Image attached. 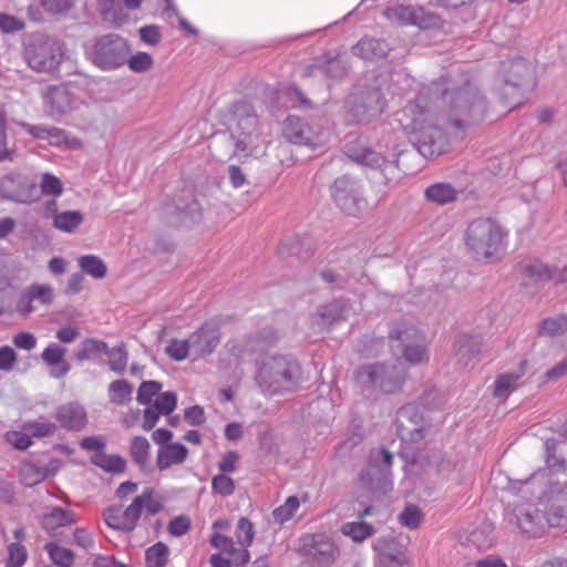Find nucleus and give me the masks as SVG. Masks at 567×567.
<instances>
[{
  "instance_id": "30",
  "label": "nucleus",
  "mask_w": 567,
  "mask_h": 567,
  "mask_svg": "<svg viewBox=\"0 0 567 567\" xmlns=\"http://www.w3.org/2000/svg\"><path fill=\"white\" fill-rule=\"evenodd\" d=\"M210 544L213 547L220 549L227 553L228 555L233 556V564L236 566H244L250 559L249 551L246 548H235L233 538L228 536L215 533L210 538Z\"/></svg>"
},
{
  "instance_id": "13",
  "label": "nucleus",
  "mask_w": 567,
  "mask_h": 567,
  "mask_svg": "<svg viewBox=\"0 0 567 567\" xmlns=\"http://www.w3.org/2000/svg\"><path fill=\"white\" fill-rule=\"evenodd\" d=\"M395 424L399 437L406 443L422 441L430 430L422 412L414 404H406L398 411Z\"/></svg>"
},
{
  "instance_id": "10",
  "label": "nucleus",
  "mask_w": 567,
  "mask_h": 567,
  "mask_svg": "<svg viewBox=\"0 0 567 567\" xmlns=\"http://www.w3.org/2000/svg\"><path fill=\"white\" fill-rule=\"evenodd\" d=\"M411 130L416 134L415 146L419 153L432 158L446 152L449 138L443 130L430 123L424 113L412 120Z\"/></svg>"
},
{
  "instance_id": "60",
  "label": "nucleus",
  "mask_w": 567,
  "mask_h": 567,
  "mask_svg": "<svg viewBox=\"0 0 567 567\" xmlns=\"http://www.w3.org/2000/svg\"><path fill=\"white\" fill-rule=\"evenodd\" d=\"M379 567H410V565L405 554L398 550L396 553H382L379 558Z\"/></svg>"
},
{
  "instance_id": "29",
  "label": "nucleus",
  "mask_w": 567,
  "mask_h": 567,
  "mask_svg": "<svg viewBox=\"0 0 567 567\" xmlns=\"http://www.w3.org/2000/svg\"><path fill=\"white\" fill-rule=\"evenodd\" d=\"M188 454V450L181 443H171L161 446L157 453L156 465L164 471L174 464H182Z\"/></svg>"
},
{
  "instance_id": "9",
  "label": "nucleus",
  "mask_w": 567,
  "mask_h": 567,
  "mask_svg": "<svg viewBox=\"0 0 567 567\" xmlns=\"http://www.w3.org/2000/svg\"><path fill=\"white\" fill-rule=\"evenodd\" d=\"M393 455L385 449L371 457L369 466L360 473V482L375 499L382 498L392 489L390 467Z\"/></svg>"
},
{
  "instance_id": "19",
  "label": "nucleus",
  "mask_w": 567,
  "mask_h": 567,
  "mask_svg": "<svg viewBox=\"0 0 567 567\" xmlns=\"http://www.w3.org/2000/svg\"><path fill=\"white\" fill-rule=\"evenodd\" d=\"M188 339L192 354L194 359H198L215 351L220 342V333L215 326L205 323L197 331L193 332Z\"/></svg>"
},
{
  "instance_id": "52",
  "label": "nucleus",
  "mask_w": 567,
  "mask_h": 567,
  "mask_svg": "<svg viewBox=\"0 0 567 567\" xmlns=\"http://www.w3.org/2000/svg\"><path fill=\"white\" fill-rule=\"evenodd\" d=\"M165 352L167 355L175 361L185 360L189 353H192V347L189 343V339L178 340L173 339L169 344L166 347Z\"/></svg>"
},
{
  "instance_id": "26",
  "label": "nucleus",
  "mask_w": 567,
  "mask_h": 567,
  "mask_svg": "<svg viewBox=\"0 0 567 567\" xmlns=\"http://www.w3.org/2000/svg\"><path fill=\"white\" fill-rule=\"evenodd\" d=\"M318 68L330 79H342L350 70V63L346 54L324 53L318 59Z\"/></svg>"
},
{
  "instance_id": "33",
  "label": "nucleus",
  "mask_w": 567,
  "mask_h": 567,
  "mask_svg": "<svg viewBox=\"0 0 567 567\" xmlns=\"http://www.w3.org/2000/svg\"><path fill=\"white\" fill-rule=\"evenodd\" d=\"M91 462L106 473L122 474L126 470V461L121 455H109L104 452L94 453Z\"/></svg>"
},
{
  "instance_id": "43",
  "label": "nucleus",
  "mask_w": 567,
  "mask_h": 567,
  "mask_svg": "<svg viewBox=\"0 0 567 567\" xmlns=\"http://www.w3.org/2000/svg\"><path fill=\"white\" fill-rule=\"evenodd\" d=\"M111 402L123 405L132 399L133 388L126 380H115L110 384Z\"/></svg>"
},
{
  "instance_id": "5",
  "label": "nucleus",
  "mask_w": 567,
  "mask_h": 567,
  "mask_svg": "<svg viewBox=\"0 0 567 567\" xmlns=\"http://www.w3.org/2000/svg\"><path fill=\"white\" fill-rule=\"evenodd\" d=\"M386 101L377 87L354 91L346 100V121L349 124L368 125L384 112Z\"/></svg>"
},
{
  "instance_id": "4",
  "label": "nucleus",
  "mask_w": 567,
  "mask_h": 567,
  "mask_svg": "<svg viewBox=\"0 0 567 567\" xmlns=\"http://www.w3.org/2000/svg\"><path fill=\"white\" fill-rule=\"evenodd\" d=\"M23 56L32 70L52 72L63 60L62 43L48 34H33L24 44Z\"/></svg>"
},
{
  "instance_id": "11",
  "label": "nucleus",
  "mask_w": 567,
  "mask_h": 567,
  "mask_svg": "<svg viewBox=\"0 0 567 567\" xmlns=\"http://www.w3.org/2000/svg\"><path fill=\"white\" fill-rule=\"evenodd\" d=\"M130 54L127 42L117 34H106L96 40L92 50V62L104 71L123 65Z\"/></svg>"
},
{
  "instance_id": "54",
  "label": "nucleus",
  "mask_w": 567,
  "mask_h": 567,
  "mask_svg": "<svg viewBox=\"0 0 567 567\" xmlns=\"http://www.w3.org/2000/svg\"><path fill=\"white\" fill-rule=\"evenodd\" d=\"M254 527L250 520L246 517H241L237 523L236 539L239 545L247 549L254 540Z\"/></svg>"
},
{
  "instance_id": "27",
  "label": "nucleus",
  "mask_w": 567,
  "mask_h": 567,
  "mask_svg": "<svg viewBox=\"0 0 567 567\" xmlns=\"http://www.w3.org/2000/svg\"><path fill=\"white\" fill-rule=\"evenodd\" d=\"M527 365V360H523L516 371L499 374L494 382L493 395L498 399L508 398L516 390L518 380L526 373Z\"/></svg>"
},
{
  "instance_id": "14",
  "label": "nucleus",
  "mask_w": 567,
  "mask_h": 567,
  "mask_svg": "<svg viewBox=\"0 0 567 567\" xmlns=\"http://www.w3.org/2000/svg\"><path fill=\"white\" fill-rule=\"evenodd\" d=\"M0 197L18 204H31L39 199L37 184L18 172H11L0 178Z\"/></svg>"
},
{
  "instance_id": "32",
  "label": "nucleus",
  "mask_w": 567,
  "mask_h": 567,
  "mask_svg": "<svg viewBox=\"0 0 567 567\" xmlns=\"http://www.w3.org/2000/svg\"><path fill=\"white\" fill-rule=\"evenodd\" d=\"M548 493L551 501V515L556 518L567 517V482L564 484L559 482L551 483Z\"/></svg>"
},
{
  "instance_id": "34",
  "label": "nucleus",
  "mask_w": 567,
  "mask_h": 567,
  "mask_svg": "<svg viewBox=\"0 0 567 567\" xmlns=\"http://www.w3.org/2000/svg\"><path fill=\"white\" fill-rule=\"evenodd\" d=\"M424 194L429 202L446 205L456 199L457 190L449 183H436L429 186Z\"/></svg>"
},
{
  "instance_id": "41",
  "label": "nucleus",
  "mask_w": 567,
  "mask_h": 567,
  "mask_svg": "<svg viewBox=\"0 0 567 567\" xmlns=\"http://www.w3.org/2000/svg\"><path fill=\"white\" fill-rule=\"evenodd\" d=\"M470 543L478 550L491 548L494 544L493 527L489 524H483L474 529L470 537Z\"/></svg>"
},
{
  "instance_id": "6",
  "label": "nucleus",
  "mask_w": 567,
  "mask_h": 567,
  "mask_svg": "<svg viewBox=\"0 0 567 567\" xmlns=\"http://www.w3.org/2000/svg\"><path fill=\"white\" fill-rule=\"evenodd\" d=\"M389 340L393 353H401L412 364L421 363L427 359L424 336L406 322L393 323L389 331Z\"/></svg>"
},
{
  "instance_id": "64",
  "label": "nucleus",
  "mask_w": 567,
  "mask_h": 567,
  "mask_svg": "<svg viewBox=\"0 0 567 567\" xmlns=\"http://www.w3.org/2000/svg\"><path fill=\"white\" fill-rule=\"evenodd\" d=\"M126 62L134 72H145L151 69L153 64L152 56L146 52H138L131 58L127 56Z\"/></svg>"
},
{
  "instance_id": "61",
  "label": "nucleus",
  "mask_w": 567,
  "mask_h": 567,
  "mask_svg": "<svg viewBox=\"0 0 567 567\" xmlns=\"http://www.w3.org/2000/svg\"><path fill=\"white\" fill-rule=\"evenodd\" d=\"M8 553L7 567H21L27 560V549L20 543L10 544Z\"/></svg>"
},
{
  "instance_id": "53",
  "label": "nucleus",
  "mask_w": 567,
  "mask_h": 567,
  "mask_svg": "<svg viewBox=\"0 0 567 567\" xmlns=\"http://www.w3.org/2000/svg\"><path fill=\"white\" fill-rule=\"evenodd\" d=\"M299 505L300 503L297 496H289L284 505L277 507L272 512L275 520L278 523L289 520L298 509Z\"/></svg>"
},
{
  "instance_id": "62",
  "label": "nucleus",
  "mask_w": 567,
  "mask_h": 567,
  "mask_svg": "<svg viewBox=\"0 0 567 567\" xmlns=\"http://www.w3.org/2000/svg\"><path fill=\"white\" fill-rule=\"evenodd\" d=\"M177 404V398L174 392L167 391L159 394L153 405L164 415L171 414Z\"/></svg>"
},
{
  "instance_id": "44",
  "label": "nucleus",
  "mask_w": 567,
  "mask_h": 567,
  "mask_svg": "<svg viewBox=\"0 0 567 567\" xmlns=\"http://www.w3.org/2000/svg\"><path fill=\"white\" fill-rule=\"evenodd\" d=\"M185 203L177 204L176 210L181 214L182 221L189 218L192 221H196L200 218V207L198 202L194 198L190 192L184 193Z\"/></svg>"
},
{
  "instance_id": "59",
  "label": "nucleus",
  "mask_w": 567,
  "mask_h": 567,
  "mask_svg": "<svg viewBox=\"0 0 567 567\" xmlns=\"http://www.w3.org/2000/svg\"><path fill=\"white\" fill-rule=\"evenodd\" d=\"M40 187L44 195L60 196L63 192L61 181L50 173L42 174Z\"/></svg>"
},
{
  "instance_id": "35",
  "label": "nucleus",
  "mask_w": 567,
  "mask_h": 567,
  "mask_svg": "<svg viewBox=\"0 0 567 567\" xmlns=\"http://www.w3.org/2000/svg\"><path fill=\"white\" fill-rule=\"evenodd\" d=\"M84 216L79 210H66L55 214L53 226L64 233H73L83 221Z\"/></svg>"
},
{
  "instance_id": "2",
  "label": "nucleus",
  "mask_w": 567,
  "mask_h": 567,
  "mask_svg": "<svg viewBox=\"0 0 567 567\" xmlns=\"http://www.w3.org/2000/svg\"><path fill=\"white\" fill-rule=\"evenodd\" d=\"M302 370L290 355H268L258 365L255 381L266 395H281L296 391L301 383Z\"/></svg>"
},
{
  "instance_id": "23",
  "label": "nucleus",
  "mask_w": 567,
  "mask_h": 567,
  "mask_svg": "<svg viewBox=\"0 0 567 567\" xmlns=\"http://www.w3.org/2000/svg\"><path fill=\"white\" fill-rule=\"evenodd\" d=\"M53 296V288L50 285L33 284L21 295L17 310L22 316H28L34 310L32 301L37 300L41 305H50Z\"/></svg>"
},
{
  "instance_id": "15",
  "label": "nucleus",
  "mask_w": 567,
  "mask_h": 567,
  "mask_svg": "<svg viewBox=\"0 0 567 567\" xmlns=\"http://www.w3.org/2000/svg\"><path fill=\"white\" fill-rule=\"evenodd\" d=\"M227 122L233 134L247 138L257 130L258 115L249 102L238 101L229 106ZM240 143H245V140H241Z\"/></svg>"
},
{
  "instance_id": "40",
  "label": "nucleus",
  "mask_w": 567,
  "mask_h": 567,
  "mask_svg": "<svg viewBox=\"0 0 567 567\" xmlns=\"http://www.w3.org/2000/svg\"><path fill=\"white\" fill-rule=\"evenodd\" d=\"M343 535L351 537L354 542L360 543L372 536L374 528L372 525L364 522H350L341 527Z\"/></svg>"
},
{
  "instance_id": "42",
  "label": "nucleus",
  "mask_w": 567,
  "mask_h": 567,
  "mask_svg": "<svg viewBox=\"0 0 567 567\" xmlns=\"http://www.w3.org/2000/svg\"><path fill=\"white\" fill-rule=\"evenodd\" d=\"M45 550L51 560L61 567H71L74 561V553L71 549L64 548L55 543H48Z\"/></svg>"
},
{
  "instance_id": "24",
  "label": "nucleus",
  "mask_w": 567,
  "mask_h": 567,
  "mask_svg": "<svg viewBox=\"0 0 567 567\" xmlns=\"http://www.w3.org/2000/svg\"><path fill=\"white\" fill-rule=\"evenodd\" d=\"M391 51L389 43L385 40L375 39L371 37L362 38L355 45L352 47L351 52L367 61H375L383 59Z\"/></svg>"
},
{
  "instance_id": "36",
  "label": "nucleus",
  "mask_w": 567,
  "mask_h": 567,
  "mask_svg": "<svg viewBox=\"0 0 567 567\" xmlns=\"http://www.w3.org/2000/svg\"><path fill=\"white\" fill-rule=\"evenodd\" d=\"M312 544L309 553L320 561L327 563L333 558L336 548L333 543L324 535H316L311 537Z\"/></svg>"
},
{
  "instance_id": "17",
  "label": "nucleus",
  "mask_w": 567,
  "mask_h": 567,
  "mask_svg": "<svg viewBox=\"0 0 567 567\" xmlns=\"http://www.w3.org/2000/svg\"><path fill=\"white\" fill-rule=\"evenodd\" d=\"M73 94L63 86L49 87L44 94V110L51 118L60 121L62 116L75 109Z\"/></svg>"
},
{
  "instance_id": "39",
  "label": "nucleus",
  "mask_w": 567,
  "mask_h": 567,
  "mask_svg": "<svg viewBox=\"0 0 567 567\" xmlns=\"http://www.w3.org/2000/svg\"><path fill=\"white\" fill-rule=\"evenodd\" d=\"M567 331V316H557L544 319L538 324L540 336L556 337Z\"/></svg>"
},
{
  "instance_id": "38",
  "label": "nucleus",
  "mask_w": 567,
  "mask_h": 567,
  "mask_svg": "<svg viewBox=\"0 0 567 567\" xmlns=\"http://www.w3.org/2000/svg\"><path fill=\"white\" fill-rule=\"evenodd\" d=\"M150 443L144 436H134L130 446V455L134 463L143 470L150 457Z\"/></svg>"
},
{
  "instance_id": "25",
  "label": "nucleus",
  "mask_w": 567,
  "mask_h": 567,
  "mask_svg": "<svg viewBox=\"0 0 567 567\" xmlns=\"http://www.w3.org/2000/svg\"><path fill=\"white\" fill-rule=\"evenodd\" d=\"M55 419L61 427L69 431H80L86 423V412L78 403H68L56 409Z\"/></svg>"
},
{
  "instance_id": "57",
  "label": "nucleus",
  "mask_w": 567,
  "mask_h": 567,
  "mask_svg": "<svg viewBox=\"0 0 567 567\" xmlns=\"http://www.w3.org/2000/svg\"><path fill=\"white\" fill-rule=\"evenodd\" d=\"M138 498L142 499V506L147 515L154 516L163 509L161 499L155 495L152 488H145Z\"/></svg>"
},
{
  "instance_id": "8",
  "label": "nucleus",
  "mask_w": 567,
  "mask_h": 567,
  "mask_svg": "<svg viewBox=\"0 0 567 567\" xmlns=\"http://www.w3.org/2000/svg\"><path fill=\"white\" fill-rule=\"evenodd\" d=\"M330 192L334 204L349 216L359 217L368 207L362 185L349 174L336 178Z\"/></svg>"
},
{
  "instance_id": "48",
  "label": "nucleus",
  "mask_w": 567,
  "mask_h": 567,
  "mask_svg": "<svg viewBox=\"0 0 567 567\" xmlns=\"http://www.w3.org/2000/svg\"><path fill=\"white\" fill-rule=\"evenodd\" d=\"M107 351V344L95 339H85L81 348L75 352L78 361L82 362L91 359L94 354Z\"/></svg>"
},
{
  "instance_id": "55",
  "label": "nucleus",
  "mask_w": 567,
  "mask_h": 567,
  "mask_svg": "<svg viewBox=\"0 0 567 567\" xmlns=\"http://www.w3.org/2000/svg\"><path fill=\"white\" fill-rule=\"evenodd\" d=\"M212 489L220 496H230L235 492V481L226 474L215 475L212 480Z\"/></svg>"
},
{
  "instance_id": "47",
  "label": "nucleus",
  "mask_w": 567,
  "mask_h": 567,
  "mask_svg": "<svg viewBox=\"0 0 567 567\" xmlns=\"http://www.w3.org/2000/svg\"><path fill=\"white\" fill-rule=\"evenodd\" d=\"M75 522V514L61 507H54L50 514L44 517L47 527L68 526Z\"/></svg>"
},
{
  "instance_id": "31",
  "label": "nucleus",
  "mask_w": 567,
  "mask_h": 567,
  "mask_svg": "<svg viewBox=\"0 0 567 567\" xmlns=\"http://www.w3.org/2000/svg\"><path fill=\"white\" fill-rule=\"evenodd\" d=\"M313 252V248L308 239L295 236L282 241L278 248V254L282 258L296 256L300 260H307Z\"/></svg>"
},
{
  "instance_id": "50",
  "label": "nucleus",
  "mask_w": 567,
  "mask_h": 567,
  "mask_svg": "<svg viewBox=\"0 0 567 567\" xmlns=\"http://www.w3.org/2000/svg\"><path fill=\"white\" fill-rule=\"evenodd\" d=\"M169 555L168 547L157 543L146 550V563L148 567H164Z\"/></svg>"
},
{
  "instance_id": "3",
  "label": "nucleus",
  "mask_w": 567,
  "mask_h": 567,
  "mask_svg": "<svg viewBox=\"0 0 567 567\" xmlns=\"http://www.w3.org/2000/svg\"><path fill=\"white\" fill-rule=\"evenodd\" d=\"M503 228L491 218L474 219L467 226L465 244L476 259L497 255L504 245Z\"/></svg>"
},
{
  "instance_id": "7",
  "label": "nucleus",
  "mask_w": 567,
  "mask_h": 567,
  "mask_svg": "<svg viewBox=\"0 0 567 567\" xmlns=\"http://www.w3.org/2000/svg\"><path fill=\"white\" fill-rule=\"evenodd\" d=\"M405 372L401 364L372 363L361 365L357 380L363 386L378 388L384 393H394L404 382Z\"/></svg>"
},
{
  "instance_id": "16",
  "label": "nucleus",
  "mask_w": 567,
  "mask_h": 567,
  "mask_svg": "<svg viewBox=\"0 0 567 567\" xmlns=\"http://www.w3.org/2000/svg\"><path fill=\"white\" fill-rule=\"evenodd\" d=\"M392 16L403 24L416 25L422 30L441 27V18L423 7L398 6L391 9Z\"/></svg>"
},
{
  "instance_id": "58",
  "label": "nucleus",
  "mask_w": 567,
  "mask_h": 567,
  "mask_svg": "<svg viewBox=\"0 0 567 567\" xmlns=\"http://www.w3.org/2000/svg\"><path fill=\"white\" fill-rule=\"evenodd\" d=\"M162 389V383L158 381H144L137 390L136 400L141 404H150L153 396H155Z\"/></svg>"
},
{
  "instance_id": "49",
  "label": "nucleus",
  "mask_w": 567,
  "mask_h": 567,
  "mask_svg": "<svg viewBox=\"0 0 567 567\" xmlns=\"http://www.w3.org/2000/svg\"><path fill=\"white\" fill-rule=\"evenodd\" d=\"M523 268L525 275L533 281H550L551 267L539 260H532Z\"/></svg>"
},
{
  "instance_id": "20",
  "label": "nucleus",
  "mask_w": 567,
  "mask_h": 567,
  "mask_svg": "<svg viewBox=\"0 0 567 567\" xmlns=\"http://www.w3.org/2000/svg\"><path fill=\"white\" fill-rule=\"evenodd\" d=\"M347 312V302L342 299H334L328 303L319 306L316 312L311 316V321L318 329L327 330L334 323L344 321Z\"/></svg>"
},
{
  "instance_id": "63",
  "label": "nucleus",
  "mask_w": 567,
  "mask_h": 567,
  "mask_svg": "<svg viewBox=\"0 0 567 567\" xmlns=\"http://www.w3.org/2000/svg\"><path fill=\"white\" fill-rule=\"evenodd\" d=\"M421 520L422 513L414 505L406 506L402 514L400 515L401 524L410 529L416 528L420 525Z\"/></svg>"
},
{
  "instance_id": "12",
  "label": "nucleus",
  "mask_w": 567,
  "mask_h": 567,
  "mask_svg": "<svg viewBox=\"0 0 567 567\" xmlns=\"http://www.w3.org/2000/svg\"><path fill=\"white\" fill-rule=\"evenodd\" d=\"M343 152L349 158L361 165L381 169L388 181L395 179L399 175L398 159H385L380 153L364 146L359 140L348 141L343 145Z\"/></svg>"
},
{
  "instance_id": "56",
  "label": "nucleus",
  "mask_w": 567,
  "mask_h": 567,
  "mask_svg": "<svg viewBox=\"0 0 567 567\" xmlns=\"http://www.w3.org/2000/svg\"><path fill=\"white\" fill-rule=\"evenodd\" d=\"M4 441L18 451H25L32 445L31 435L22 431H8Z\"/></svg>"
},
{
  "instance_id": "21",
  "label": "nucleus",
  "mask_w": 567,
  "mask_h": 567,
  "mask_svg": "<svg viewBox=\"0 0 567 567\" xmlns=\"http://www.w3.org/2000/svg\"><path fill=\"white\" fill-rule=\"evenodd\" d=\"M530 70L522 61H515L511 64L509 78L505 80L503 86V96L509 103L514 102L516 96L529 86Z\"/></svg>"
},
{
  "instance_id": "46",
  "label": "nucleus",
  "mask_w": 567,
  "mask_h": 567,
  "mask_svg": "<svg viewBox=\"0 0 567 567\" xmlns=\"http://www.w3.org/2000/svg\"><path fill=\"white\" fill-rule=\"evenodd\" d=\"M142 499L136 496L122 514L125 523V525L122 526V532H132L136 527L137 520L142 515Z\"/></svg>"
},
{
  "instance_id": "37",
  "label": "nucleus",
  "mask_w": 567,
  "mask_h": 567,
  "mask_svg": "<svg viewBox=\"0 0 567 567\" xmlns=\"http://www.w3.org/2000/svg\"><path fill=\"white\" fill-rule=\"evenodd\" d=\"M79 266L82 269V272L95 279L104 278L107 272V268L104 261L95 255H85L80 257Z\"/></svg>"
},
{
  "instance_id": "18",
  "label": "nucleus",
  "mask_w": 567,
  "mask_h": 567,
  "mask_svg": "<svg viewBox=\"0 0 567 567\" xmlns=\"http://www.w3.org/2000/svg\"><path fill=\"white\" fill-rule=\"evenodd\" d=\"M515 516L519 529L529 537H539L543 534L546 519L545 514L533 505H522L515 508Z\"/></svg>"
},
{
  "instance_id": "45",
  "label": "nucleus",
  "mask_w": 567,
  "mask_h": 567,
  "mask_svg": "<svg viewBox=\"0 0 567 567\" xmlns=\"http://www.w3.org/2000/svg\"><path fill=\"white\" fill-rule=\"evenodd\" d=\"M58 426L52 422H44L42 417L37 421L24 422L22 430L29 432L31 436L42 439L53 435Z\"/></svg>"
},
{
  "instance_id": "28",
  "label": "nucleus",
  "mask_w": 567,
  "mask_h": 567,
  "mask_svg": "<svg viewBox=\"0 0 567 567\" xmlns=\"http://www.w3.org/2000/svg\"><path fill=\"white\" fill-rule=\"evenodd\" d=\"M482 338L480 336L462 334L455 341V353L463 367H467L481 352Z\"/></svg>"
},
{
  "instance_id": "22",
  "label": "nucleus",
  "mask_w": 567,
  "mask_h": 567,
  "mask_svg": "<svg viewBox=\"0 0 567 567\" xmlns=\"http://www.w3.org/2000/svg\"><path fill=\"white\" fill-rule=\"evenodd\" d=\"M282 134L287 141L299 145H313L317 135L307 122L298 116H288L282 124Z\"/></svg>"
},
{
  "instance_id": "1",
  "label": "nucleus",
  "mask_w": 567,
  "mask_h": 567,
  "mask_svg": "<svg viewBox=\"0 0 567 567\" xmlns=\"http://www.w3.org/2000/svg\"><path fill=\"white\" fill-rule=\"evenodd\" d=\"M446 107V123L456 132L483 121L486 100L470 81L460 87L446 89L443 94Z\"/></svg>"
},
{
  "instance_id": "51",
  "label": "nucleus",
  "mask_w": 567,
  "mask_h": 567,
  "mask_svg": "<svg viewBox=\"0 0 567 567\" xmlns=\"http://www.w3.org/2000/svg\"><path fill=\"white\" fill-rule=\"evenodd\" d=\"M110 357L109 367L112 371L122 374L125 371L128 355L124 346H118L113 349L104 351Z\"/></svg>"
}]
</instances>
